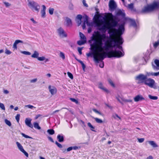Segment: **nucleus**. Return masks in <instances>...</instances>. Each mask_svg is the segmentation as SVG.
I'll list each match as a JSON object with an SVG mask.
<instances>
[{"mask_svg": "<svg viewBox=\"0 0 159 159\" xmlns=\"http://www.w3.org/2000/svg\"><path fill=\"white\" fill-rule=\"evenodd\" d=\"M106 37L105 34H101L98 31H95L93 34L92 39L95 41V43L91 45V49L93 51V54L94 60L97 62L103 60L106 56L108 57L107 52L100 53L103 51L102 41Z\"/></svg>", "mask_w": 159, "mask_h": 159, "instance_id": "nucleus-1", "label": "nucleus"}, {"mask_svg": "<svg viewBox=\"0 0 159 159\" xmlns=\"http://www.w3.org/2000/svg\"><path fill=\"white\" fill-rule=\"evenodd\" d=\"M106 37L105 34H101L98 31H95L93 34L92 39L95 41V43L91 45V49L93 51V54L94 60L97 62L103 60L106 56L108 57L107 52L100 53L103 51L102 41Z\"/></svg>", "mask_w": 159, "mask_h": 159, "instance_id": "nucleus-2", "label": "nucleus"}, {"mask_svg": "<svg viewBox=\"0 0 159 159\" xmlns=\"http://www.w3.org/2000/svg\"><path fill=\"white\" fill-rule=\"evenodd\" d=\"M125 28L124 25H121L119 26L118 30L115 28H112L110 29L109 31V33H113V35L114 36H116V43H115V46L119 49L122 50V47L120 46L123 43V39L121 36V35L123 34Z\"/></svg>", "mask_w": 159, "mask_h": 159, "instance_id": "nucleus-3", "label": "nucleus"}, {"mask_svg": "<svg viewBox=\"0 0 159 159\" xmlns=\"http://www.w3.org/2000/svg\"><path fill=\"white\" fill-rule=\"evenodd\" d=\"M136 80L138 81V83H144L150 88H153L155 85V82L154 80L151 78H147V75L143 74H139L136 76Z\"/></svg>", "mask_w": 159, "mask_h": 159, "instance_id": "nucleus-4", "label": "nucleus"}, {"mask_svg": "<svg viewBox=\"0 0 159 159\" xmlns=\"http://www.w3.org/2000/svg\"><path fill=\"white\" fill-rule=\"evenodd\" d=\"M105 22L104 25L99 29L100 30H104L106 28L110 29L111 27L115 26L117 22L113 19V15L111 13H108L105 16Z\"/></svg>", "mask_w": 159, "mask_h": 159, "instance_id": "nucleus-5", "label": "nucleus"}, {"mask_svg": "<svg viewBox=\"0 0 159 159\" xmlns=\"http://www.w3.org/2000/svg\"><path fill=\"white\" fill-rule=\"evenodd\" d=\"M108 57L111 58L116 57L119 58L123 57L124 55V52H122L120 51H111L107 52Z\"/></svg>", "mask_w": 159, "mask_h": 159, "instance_id": "nucleus-6", "label": "nucleus"}, {"mask_svg": "<svg viewBox=\"0 0 159 159\" xmlns=\"http://www.w3.org/2000/svg\"><path fill=\"white\" fill-rule=\"evenodd\" d=\"M116 36L117 35H116L115 36H114L113 35V33H112L110 37V39L106 41L105 43L106 49L115 47V45H114L113 46L112 45V42H114L115 43H116V41L117 39Z\"/></svg>", "mask_w": 159, "mask_h": 159, "instance_id": "nucleus-7", "label": "nucleus"}, {"mask_svg": "<svg viewBox=\"0 0 159 159\" xmlns=\"http://www.w3.org/2000/svg\"><path fill=\"white\" fill-rule=\"evenodd\" d=\"M157 4L154 2L152 4L145 7L142 9L141 12L143 13H146L153 11L156 9V7H157Z\"/></svg>", "mask_w": 159, "mask_h": 159, "instance_id": "nucleus-8", "label": "nucleus"}, {"mask_svg": "<svg viewBox=\"0 0 159 159\" xmlns=\"http://www.w3.org/2000/svg\"><path fill=\"white\" fill-rule=\"evenodd\" d=\"M29 5L30 6L31 9L33 10L39 12L40 9V6L38 3L34 1L30 2H29Z\"/></svg>", "mask_w": 159, "mask_h": 159, "instance_id": "nucleus-9", "label": "nucleus"}, {"mask_svg": "<svg viewBox=\"0 0 159 159\" xmlns=\"http://www.w3.org/2000/svg\"><path fill=\"white\" fill-rule=\"evenodd\" d=\"M59 36L62 38L66 37L67 34L64 30L61 27H60L57 30Z\"/></svg>", "mask_w": 159, "mask_h": 159, "instance_id": "nucleus-10", "label": "nucleus"}, {"mask_svg": "<svg viewBox=\"0 0 159 159\" xmlns=\"http://www.w3.org/2000/svg\"><path fill=\"white\" fill-rule=\"evenodd\" d=\"M109 6L111 10H114L116 9V5L114 0H111L110 1Z\"/></svg>", "mask_w": 159, "mask_h": 159, "instance_id": "nucleus-11", "label": "nucleus"}, {"mask_svg": "<svg viewBox=\"0 0 159 159\" xmlns=\"http://www.w3.org/2000/svg\"><path fill=\"white\" fill-rule=\"evenodd\" d=\"M48 89H49V92L52 95H53L54 94H55L57 93V89L55 87L53 86L52 87V88H51V86L49 85L48 86Z\"/></svg>", "mask_w": 159, "mask_h": 159, "instance_id": "nucleus-12", "label": "nucleus"}, {"mask_svg": "<svg viewBox=\"0 0 159 159\" xmlns=\"http://www.w3.org/2000/svg\"><path fill=\"white\" fill-rule=\"evenodd\" d=\"M144 100V98L142 96L140 95H137L134 98V100L136 102H137Z\"/></svg>", "mask_w": 159, "mask_h": 159, "instance_id": "nucleus-13", "label": "nucleus"}, {"mask_svg": "<svg viewBox=\"0 0 159 159\" xmlns=\"http://www.w3.org/2000/svg\"><path fill=\"white\" fill-rule=\"evenodd\" d=\"M66 25L67 27H71L72 25V22L71 20L68 17H66Z\"/></svg>", "mask_w": 159, "mask_h": 159, "instance_id": "nucleus-14", "label": "nucleus"}, {"mask_svg": "<svg viewBox=\"0 0 159 159\" xmlns=\"http://www.w3.org/2000/svg\"><path fill=\"white\" fill-rule=\"evenodd\" d=\"M25 123L26 125L29 127L33 128V125L31 123V120L27 118H26L25 120Z\"/></svg>", "mask_w": 159, "mask_h": 159, "instance_id": "nucleus-15", "label": "nucleus"}, {"mask_svg": "<svg viewBox=\"0 0 159 159\" xmlns=\"http://www.w3.org/2000/svg\"><path fill=\"white\" fill-rule=\"evenodd\" d=\"M19 43H23V41L20 40H16L15 42L14 43L13 48H14V49L16 50L17 49V45Z\"/></svg>", "mask_w": 159, "mask_h": 159, "instance_id": "nucleus-16", "label": "nucleus"}, {"mask_svg": "<svg viewBox=\"0 0 159 159\" xmlns=\"http://www.w3.org/2000/svg\"><path fill=\"white\" fill-rule=\"evenodd\" d=\"M98 87L100 89H102L107 93H108L109 92V91L108 89L104 87L102 84L101 83H100L99 84Z\"/></svg>", "mask_w": 159, "mask_h": 159, "instance_id": "nucleus-17", "label": "nucleus"}, {"mask_svg": "<svg viewBox=\"0 0 159 159\" xmlns=\"http://www.w3.org/2000/svg\"><path fill=\"white\" fill-rule=\"evenodd\" d=\"M116 15L117 16H121L124 17L125 16V13L120 10H118L117 12Z\"/></svg>", "mask_w": 159, "mask_h": 159, "instance_id": "nucleus-18", "label": "nucleus"}, {"mask_svg": "<svg viewBox=\"0 0 159 159\" xmlns=\"http://www.w3.org/2000/svg\"><path fill=\"white\" fill-rule=\"evenodd\" d=\"M43 9L41 11V16L43 17H44L45 16L46 7L44 5L42 6Z\"/></svg>", "mask_w": 159, "mask_h": 159, "instance_id": "nucleus-19", "label": "nucleus"}, {"mask_svg": "<svg viewBox=\"0 0 159 159\" xmlns=\"http://www.w3.org/2000/svg\"><path fill=\"white\" fill-rule=\"evenodd\" d=\"M149 143L153 148H156L158 147V145L153 141H148Z\"/></svg>", "mask_w": 159, "mask_h": 159, "instance_id": "nucleus-20", "label": "nucleus"}, {"mask_svg": "<svg viewBox=\"0 0 159 159\" xmlns=\"http://www.w3.org/2000/svg\"><path fill=\"white\" fill-rule=\"evenodd\" d=\"M58 141L60 142H61L64 141V137L63 136H61L58 134L57 137Z\"/></svg>", "mask_w": 159, "mask_h": 159, "instance_id": "nucleus-21", "label": "nucleus"}, {"mask_svg": "<svg viewBox=\"0 0 159 159\" xmlns=\"http://www.w3.org/2000/svg\"><path fill=\"white\" fill-rule=\"evenodd\" d=\"M16 144L17 145L18 148L21 152H22L23 150H24L23 146L19 143L18 142H16Z\"/></svg>", "mask_w": 159, "mask_h": 159, "instance_id": "nucleus-22", "label": "nucleus"}, {"mask_svg": "<svg viewBox=\"0 0 159 159\" xmlns=\"http://www.w3.org/2000/svg\"><path fill=\"white\" fill-rule=\"evenodd\" d=\"M39 56V53L36 51H35L34 53L32 55L31 57L34 58H37Z\"/></svg>", "mask_w": 159, "mask_h": 159, "instance_id": "nucleus-23", "label": "nucleus"}, {"mask_svg": "<svg viewBox=\"0 0 159 159\" xmlns=\"http://www.w3.org/2000/svg\"><path fill=\"white\" fill-rule=\"evenodd\" d=\"M76 17L78 19H79L80 20L79 21H78V26H79L81 24V20L82 18V16L81 15L79 14V15H77Z\"/></svg>", "mask_w": 159, "mask_h": 159, "instance_id": "nucleus-24", "label": "nucleus"}, {"mask_svg": "<svg viewBox=\"0 0 159 159\" xmlns=\"http://www.w3.org/2000/svg\"><path fill=\"white\" fill-rule=\"evenodd\" d=\"M75 59H76V60L77 61L79 62L82 65L83 70H84L85 68V66L84 65V63L82 61H81L80 60H78L76 58H75Z\"/></svg>", "mask_w": 159, "mask_h": 159, "instance_id": "nucleus-25", "label": "nucleus"}, {"mask_svg": "<svg viewBox=\"0 0 159 159\" xmlns=\"http://www.w3.org/2000/svg\"><path fill=\"white\" fill-rule=\"evenodd\" d=\"M86 42V40H79L77 41V43L79 45H81L85 43Z\"/></svg>", "mask_w": 159, "mask_h": 159, "instance_id": "nucleus-26", "label": "nucleus"}, {"mask_svg": "<svg viewBox=\"0 0 159 159\" xmlns=\"http://www.w3.org/2000/svg\"><path fill=\"white\" fill-rule=\"evenodd\" d=\"M154 63L157 66L156 69L157 70H159V60L158 59H155L154 60Z\"/></svg>", "mask_w": 159, "mask_h": 159, "instance_id": "nucleus-27", "label": "nucleus"}, {"mask_svg": "<svg viewBox=\"0 0 159 159\" xmlns=\"http://www.w3.org/2000/svg\"><path fill=\"white\" fill-rule=\"evenodd\" d=\"M34 126L35 129H41V127L39 126V124L37 122H34Z\"/></svg>", "mask_w": 159, "mask_h": 159, "instance_id": "nucleus-28", "label": "nucleus"}, {"mask_svg": "<svg viewBox=\"0 0 159 159\" xmlns=\"http://www.w3.org/2000/svg\"><path fill=\"white\" fill-rule=\"evenodd\" d=\"M47 132L50 135H53L55 133V131L53 129H48L47 130Z\"/></svg>", "mask_w": 159, "mask_h": 159, "instance_id": "nucleus-29", "label": "nucleus"}, {"mask_svg": "<svg viewBox=\"0 0 159 159\" xmlns=\"http://www.w3.org/2000/svg\"><path fill=\"white\" fill-rule=\"evenodd\" d=\"M79 34L81 39L84 40H86V37L83 34H82L81 32H80Z\"/></svg>", "mask_w": 159, "mask_h": 159, "instance_id": "nucleus-30", "label": "nucleus"}, {"mask_svg": "<svg viewBox=\"0 0 159 159\" xmlns=\"http://www.w3.org/2000/svg\"><path fill=\"white\" fill-rule=\"evenodd\" d=\"M95 121L98 123H102L103 122V121L102 120L99 119L98 118H94Z\"/></svg>", "mask_w": 159, "mask_h": 159, "instance_id": "nucleus-31", "label": "nucleus"}, {"mask_svg": "<svg viewBox=\"0 0 159 159\" xmlns=\"http://www.w3.org/2000/svg\"><path fill=\"white\" fill-rule=\"evenodd\" d=\"M108 81L109 84L113 87H115V85L113 83L112 81L110 79H109L108 80Z\"/></svg>", "mask_w": 159, "mask_h": 159, "instance_id": "nucleus-32", "label": "nucleus"}, {"mask_svg": "<svg viewBox=\"0 0 159 159\" xmlns=\"http://www.w3.org/2000/svg\"><path fill=\"white\" fill-rule=\"evenodd\" d=\"M88 126L91 128V129L93 131H94L93 129L94 127L91 125L90 123L88 122L87 124Z\"/></svg>", "mask_w": 159, "mask_h": 159, "instance_id": "nucleus-33", "label": "nucleus"}, {"mask_svg": "<svg viewBox=\"0 0 159 159\" xmlns=\"http://www.w3.org/2000/svg\"><path fill=\"white\" fill-rule=\"evenodd\" d=\"M5 123L9 126H11V122L7 119L5 120Z\"/></svg>", "mask_w": 159, "mask_h": 159, "instance_id": "nucleus-34", "label": "nucleus"}, {"mask_svg": "<svg viewBox=\"0 0 159 159\" xmlns=\"http://www.w3.org/2000/svg\"><path fill=\"white\" fill-rule=\"evenodd\" d=\"M84 23L86 24L87 25H89L88 21V16H85V20L84 21Z\"/></svg>", "mask_w": 159, "mask_h": 159, "instance_id": "nucleus-35", "label": "nucleus"}, {"mask_svg": "<svg viewBox=\"0 0 159 159\" xmlns=\"http://www.w3.org/2000/svg\"><path fill=\"white\" fill-rule=\"evenodd\" d=\"M70 99L71 101L75 102L76 104H78L79 103L78 101L77 100L75 99V98H70Z\"/></svg>", "mask_w": 159, "mask_h": 159, "instance_id": "nucleus-36", "label": "nucleus"}, {"mask_svg": "<svg viewBox=\"0 0 159 159\" xmlns=\"http://www.w3.org/2000/svg\"><path fill=\"white\" fill-rule=\"evenodd\" d=\"M149 98L152 100H157L158 99V97L157 96H152L151 95H149Z\"/></svg>", "mask_w": 159, "mask_h": 159, "instance_id": "nucleus-37", "label": "nucleus"}, {"mask_svg": "<svg viewBox=\"0 0 159 159\" xmlns=\"http://www.w3.org/2000/svg\"><path fill=\"white\" fill-rule=\"evenodd\" d=\"M93 111L94 112H95L100 115H102V116H103V115L100 112H99V111H98L96 109H93Z\"/></svg>", "mask_w": 159, "mask_h": 159, "instance_id": "nucleus-38", "label": "nucleus"}, {"mask_svg": "<svg viewBox=\"0 0 159 159\" xmlns=\"http://www.w3.org/2000/svg\"><path fill=\"white\" fill-rule=\"evenodd\" d=\"M67 74L68 75V76L71 79H73V76L72 73L70 72H68L67 73Z\"/></svg>", "mask_w": 159, "mask_h": 159, "instance_id": "nucleus-39", "label": "nucleus"}, {"mask_svg": "<svg viewBox=\"0 0 159 159\" xmlns=\"http://www.w3.org/2000/svg\"><path fill=\"white\" fill-rule=\"evenodd\" d=\"M60 56L64 60L65 58V57L64 54L62 52H60Z\"/></svg>", "mask_w": 159, "mask_h": 159, "instance_id": "nucleus-40", "label": "nucleus"}, {"mask_svg": "<svg viewBox=\"0 0 159 159\" xmlns=\"http://www.w3.org/2000/svg\"><path fill=\"white\" fill-rule=\"evenodd\" d=\"M54 9L53 8H50L49 9V12L50 15L53 14Z\"/></svg>", "mask_w": 159, "mask_h": 159, "instance_id": "nucleus-41", "label": "nucleus"}, {"mask_svg": "<svg viewBox=\"0 0 159 159\" xmlns=\"http://www.w3.org/2000/svg\"><path fill=\"white\" fill-rule=\"evenodd\" d=\"M21 135L24 137L26 138L31 139L32 138L27 135H26L24 133H22L21 134Z\"/></svg>", "mask_w": 159, "mask_h": 159, "instance_id": "nucleus-42", "label": "nucleus"}, {"mask_svg": "<svg viewBox=\"0 0 159 159\" xmlns=\"http://www.w3.org/2000/svg\"><path fill=\"white\" fill-rule=\"evenodd\" d=\"M112 117L115 119H116V118H118L119 119L121 120V118L118 116V115L117 114H115V115H113L112 116Z\"/></svg>", "mask_w": 159, "mask_h": 159, "instance_id": "nucleus-43", "label": "nucleus"}, {"mask_svg": "<svg viewBox=\"0 0 159 159\" xmlns=\"http://www.w3.org/2000/svg\"><path fill=\"white\" fill-rule=\"evenodd\" d=\"M128 7L131 10H132L134 8V4L132 3H131L130 4H129L128 5Z\"/></svg>", "mask_w": 159, "mask_h": 159, "instance_id": "nucleus-44", "label": "nucleus"}, {"mask_svg": "<svg viewBox=\"0 0 159 159\" xmlns=\"http://www.w3.org/2000/svg\"><path fill=\"white\" fill-rule=\"evenodd\" d=\"M37 59L39 61H43L45 59V57L43 56L40 57H38Z\"/></svg>", "mask_w": 159, "mask_h": 159, "instance_id": "nucleus-45", "label": "nucleus"}, {"mask_svg": "<svg viewBox=\"0 0 159 159\" xmlns=\"http://www.w3.org/2000/svg\"><path fill=\"white\" fill-rule=\"evenodd\" d=\"M159 45V41L155 42L153 44V47L154 48H156Z\"/></svg>", "mask_w": 159, "mask_h": 159, "instance_id": "nucleus-46", "label": "nucleus"}, {"mask_svg": "<svg viewBox=\"0 0 159 159\" xmlns=\"http://www.w3.org/2000/svg\"><path fill=\"white\" fill-rule=\"evenodd\" d=\"M55 143L59 148H62V145L60 143H58L57 141H56Z\"/></svg>", "mask_w": 159, "mask_h": 159, "instance_id": "nucleus-47", "label": "nucleus"}, {"mask_svg": "<svg viewBox=\"0 0 159 159\" xmlns=\"http://www.w3.org/2000/svg\"><path fill=\"white\" fill-rule=\"evenodd\" d=\"M20 115L17 114L15 117L16 119L18 122H19L20 119Z\"/></svg>", "mask_w": 159, "mask_h": 159, "instance_id": "nucleus-48", "label": "nucleus"}, {"mask_svg": "<svg viewBox=\"0 0 159 159\" xmlns=\"http://www.w3.org/2000/svg\"><path fill=\"white\" fill-rule=\"evenodd\" d=\"M0 107L3 110H5V109L4 105L2 103H0Z\"/></svg>", "mask_w": 159, "mask_h": 159, "instance_id": "nucleus-49", "label": "nucleus"}, {"mask_svg": "<svg viewBox=\"0 0 159 159\" xmlns=\"http://www.w3.org/2000/svg\"><path fill=\"white\" fill-rule=\"evenodd\" d=\"M5 53L7 55L10 54L11 53V52L9 50L6 49L5 50Z\"/></svg>", "mask_w": 159, "mask_h": 159, "instance_id": "nucleus-50", "label": "nucleus"}, {"mask_svg": "<svg viewBox=\"0 0 159 159\" xmlns=\"http://www.w3.org/2000/svg\"><path fill=\"white\" fill-rule=\"evenodd\" d=\"M21 53H23L25 55H30L31 54V53L30 52L25 51L22 52Z\"/></svg>", "mask_w": 159, "mask_h": 159, "instance_id": "nucleus-51", "label": "nucleus"}, {"mask_svg": "<svg viewBox=\"0 0 159 159\" xmlns=\"http://www.w3.org/2000/svg\"><path fill=\"white\" fill-rule=\"evenodd\" d=\"M82 48H80L79 47L78 49V51L80 55H81L82 54Z\"/></svg>", "mask_w": 159, "mask_h": 159, "instance_id": "nucleus-52", "label": "nucleus"}, {"mask_svg": "<svg viewBox=\"0 0 159 159\" xmlns=\"http://www.w3.org/2000/svg\"><path fill=\"white\" fill-rule=\"evenodd\" d=\"M21 152H22L27 157H28L29 155L28 153L24 150V149Z\"/></svg>", "mask_w": 159, "mask_h": 159, "instance_id": "nucleus-53", "label": "nucleus"}, {"mask_svg": "<svg viewBox=\"0 0 159 159\" xmlns=\"http://www.w3.org/2000/svg\"><path fill=\"white\" fill-rule=\"evenodd\" d=\"M138 141L140 143H141L143 142L144 140V138H140V139H138Z\"/></svg>", "mask_w": 159, "mask_h": 159, "instance_id": "nucleus-54", "label": "nucleus"}, {"mask_svg": "<svg viewBox=\"0 0 159 159\" xmlns=\"http://www.w3.org/2000/svg\"><path fill=\"white\" fill-rule=\"evenodd\" d=\"M92 55H93V52H89L88 53H86V55L88 57H92Z\"/></svg>", "mask_w": 159, "mask_h": 159, "instance_id": "nucleus-55", "label": "nucleus"}, {"mask_svg": "<svg viewBox=\"0 0 159 159\" xmlns=\"http://www.w3.org/2000/svg\"><path fill=\"white\" fill-rule=\"evenodd\" d=\"M83 4H84V6L86 7H88V4L86 3V1L85 0H83L82 1Z\"/></svg>", "mask_w": 159, "mask_h": 159, "instance_id": "nucleus-56", "label": "nucleus"}, {"mask_svg": "<svg viewBox=\"0 0 159 159\" xmlns=\"http://www.w3.org/2000/svg\"><path fill=\"white\" fill-rule=\"evenodd\" d=\"M3 3L5 5V6L6 7H9V6H10L11 5L8 2H4Z\"/></svg>", "mask_w": 159, "mask_h": 159, "instance_id": "nucleus-57", "label": "nucleus"}, {"mask_svg": "<svg viewBox=\"0 0 159 159\" xmlns=\"http://www.w3.org/2000/svg\"><path fill=\"white\" fill-rule=\"evenodd\" d=\"M25 107H27L28 108L30 109H32L34 107L31 105H27L25 106Z\"/></svg>", "mask_w": 159, "mask_h": 159, "instance_id": "nucleus-58", "label": "nucleus"}, {"mask_svg": "<svg viewBox=\"0 0 159 159\" xmlns=\"http://www.w3.org/2000/svg\"><path fill=\"white\" fill-rule=\"evenodd\" d=\"M159 75V71L157 72H153V76H157Z\"/></svg>", "mask_w": 159, "mask_h": 159, "instance_id": "nucleus-59", "label": "nucleus"}, {"mask_svg": "<svg viewBox=\"0 0 159 159\" xmlns=\"http://www.w3.org/2000/svg\"><path fill=\"white\" fill-rule=\"evenodd\" d=\"M104 66V62L102 61V63H100L99 65V66L101 68H103Z\"/></svg>", "mask_w": 159, "mask_h": 159, "instance_id": "nucleus-60", "label": "nucleus"}, {"mask_svg": "<svg viewBox=\"0 0 159 159\" xmlns=\"http://www.w3.org/2000/svg\"><path fill=\"white\" fill-rule=\"evenodd\" d=\"M73 149L72 147H70L68 148L67 149V151H70Z\"/></svg>", "mask_w": 159, "mask_h": 159, "instance_id": "nucleus-61", "label": "nucleus"}, {"mask_svg": "<svg viewBox=\"0 0 159 159\" xmlns=\"http://www.w3.org/2000/svg\"><path fill=\"white\" fill-rule=\"evenodd\" d=\"M42 116L40 114H38L36 116L35 119H37L39 117L41 116Z\"/></svg>", "mask_w": 159, "mask_h": 159, "instance_id": "nucleus-62", "label": "nucleus"}, {"mask_svg": "<svg viewBox=\"0 0 159 159\" xmlns=\"http://www.w3.org/2000/svg\"><path fill=\"white\" fill-rule=\"evenodd\" d=\"M147 75L148 76H153V72H149V73H147Z\"/></svg>", "mask_w": 159, "mask_h": 159, "instance_id": "nucleus-63", "label": "nucleus"}, {"mask_svg": "<svg viewBox=\"0 0 159 159\" xmlns=\"http://www.w3.org/2000/svg\"><path fill=\"white\" fill-rule=\"evenodd\" d=\"M48 139L51 142H53V143L54 142V141L53 140V139L51 137H48Z\"/></svg>", "mask_w": 159, "mask_h": 159, "instance_id": "nucleus-64", "label": "nucleus"}]
</instances>
